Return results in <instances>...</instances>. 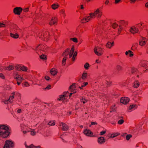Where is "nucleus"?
<instances>
[{
	"instance_id": "obj_1",
	"label": "nucleus",
	"mask_w": 148,
	"mask_h": 148,
	"mask_svg": "<svg viewBox=\"0 0 148 148\" xmlns=\"http://www.w3.org/2000/svg\"><path fill=\"white\" fill-rule=\"evenodd\" d=\"M75 88V83L73 84L69 88V90L73 92L70 93L69 95L68 92H65L63 93V95L59 96L58 100L61 101L64 103L67 102L72 95L77 92V90Z\"/></svg>"
},
{
	"instance_id": "obj_2",
	"label": "nucleus",
	"mask_w": 148,
	"mask_h": 148,
	"mask_svg": "<svg viewBox=\"0 0 148 148\" xmlns=\"http://www.w3.org/2000/svg\"><path fill=\"white\" fill-rule=\"evenodd\" d=\"M10 130L9 126L6 125H0V136L3 138L9 137L10 134Z\"/></svg>"
},
{
	"instance_id": "obj_3",
	"label": "nucleus",
	"mask_w": 148,
	"mask_h": 148,
	"mask_svg": "<svg viewBox=\"0 0 148 148\" xmlns=\"http://www.w3.org/2000/svg\"><path fill=\"white\" fill-rule=\"evenodd\" d=\"M74 51V47L73 46L70 50V49L67 48L64 51L62 54V56L64 58H71L72 56Z\"/></svg>"
},
{
	"instance_id": "obj_4",
	"label": "nucleus",
	"mask_w": 148,
	"mask_h": 148,
	"mask_svg": "<svg viewBox=\"0 0 148 148\" xmlns=\"http://www.w3.org/2000/svg\"><path fill=\"white\" fill-rule=\"evenodd\" d=\"M48 48V47L46 45L44 44H39L36 47L34 50L37 53H41L42 52L46 51Z\"/></svg>"
},
{
	"instance_id": "obj_5",
	"label": "nucleus",
	"mask_w": 148,
	"mask_h": 148,
	"mask_svg": "<svg viewBox=\"0 0 148 148\" xmlns=\"http://www.w3.org/2000/svg\"><path fill=\"white\" fill-rule=\"evenodd\" d=\"M14 141L10 139H9L5 141L3 148H14Z\"/></svg>"
},
{
	"instance_id": "obj_6",
	"label": "nucleus",
	"mask_w": 148,
	"mask_h": 148,
	"mask_svg": "<svg viewBox=\"0 0 148 148\" xmlns=\"http://www.w3.org/2000/svg\"><path fill=\"white\" fill-rule=\"evenodd\" d=\"M20 128L21 131L24 134H25L28 132V130L29 128L27 127L24 123H22L20 125Z\"/></svg>"
},
{
	"instance_id": "obj_7",
	"label": "nucleus",
	"mask_w": 148,
	"mask_h": 148,
	"mask_svg": "<svg viewBox=\"0 0 148 148\" xmlns=\"http://www.w3.org/2000/svg\"><path fill=\"white\" fill-rule=\"evenodd\" d=\"M94 52L98 56H101L103 54L102 48L99 47H95L94 49Z\"/></svg>"
},
{
	"instance_id": "obj_8",
	"label": "nucleus",
	"mask_w": 148,
	"mask_h": 148,
	"mask_svg": "<svg viewBox=\"0 0 148 148\" xmlns=\"http://www.w3.org/2000/svg\"><path fill=\"white\" fill-rule=\"evenodd\" d=\"M14 93H13L11 94L8 99H5V100L3 101V102L5 104H8L9 103H11L13 99L14 98Z\"/></svg>"
},
{
	"instance_id": "obj_9",
	"label": "nucleus",
	"mask_w": 148,
	"mask_h": 148,
	"mask_svg": "<svg viewBox=\"0 0 148 148\" xmlns=\"http://www.w3.org/2000/svg\"><path fill=\"white\" fill-rule=\"evenodd\" d=\"M22 8L20 7H16L14 8L13 12L15 14L20 15L21 12Z\"/></svg>"
},
{
	"instance_id": "obj_10",
	"label": "nucleus",
	"mask_w": 148,
	"mask_h": 148,
	"mask_svg": "<svg viewBox=\"0 0 148 148\" xmlns=\"http://www.w3.org/2000/svg\"><path fill=\"white\" fill-rule=\"evenodd\" d=\"M130 100L129 98L126 97H123L121 98L120 102L123 104H126L129 102Z\"/></svg>"
},
{
	"instance_id": "obj_11",
	"label": "nucleus",
	"mask_w": 148,
	"mask_h": 148,
	"mask_svg": "<svg viewBox=\"0 0 148 148\" xmlns=\"http://www.w3.org/2000/svg\"><path fill=\"white\" fill-rule=\"evenodd\" d=\"M15 68L17 70H22L24 71H27V67L23 65H16Z\"/></svg>"
},
{
	"instance_id": "obj_12",
	"label": "nucleus",
	"mask_w": 148,
	"mask_h": 148,
	"mask_svg": "<svg viewBox=\"0 0 148 148\" xmlns=\"http://www.w3.org/2000/svg\"><path fill=\"white\" fill-rule=\"evenodd\" d=\"M137 107V106L136 104H131L128 108V110L129 112H131L136 109Z\"/></svg>"
},
{
	"instance_id": "obj_13",
	"label": "nucleus",
	"mask_w": 148,
	"mask_h": 148,
	"mask_svg": "<svg viewBox=\"0 0 148 148\" xmlns=\"http://www.w3.org/2000/svg\"><path fill=\"white\" fill-rule=\"evenodd\" d=\"M23 76H22L18 74H16V75L14 76L17 82H21L24 79L23 78Z\"/></svg>"
},
{
	"instance_id": "obj_14",
	"label": "nucleus",
	"mask_w": 148,
	"mask_h": 148,
	"mask_svg": "<svg viewBox=\"0 0 148 148\" xmlns=\"http://www.w3.org/2000/svg\"><path fill=\"white\" fill-rule=\"evenodd\" d=\"M95 17H97L98 18H100L101 17L102 15V12L98 8L95 12Z\"/></svg>"
},
{
	"instance_id": "obj_15",
	"label": "nucleus",
	"mask_w": 148,
	"mask_h": 148,
	"mask_svg": "<svg viewBox=\"0 0 148 148\" xmlns=\"http://www.w3.org/2000/svg\"><path fill=\"white\" fill-rule=\"evenodd\" d=\"M59 126L63 130L66 131L68 129V127L67 125L62 122L60 123Z\"/></svg>"
},
{
	"instance_id": "obj_16",
	"label": "nucleus",
	"mask_w": 148,
	"mask_h": 148,
	"mask_svg": "<svg viewBox=\"0 0 148 148\" xmlns=\"http://www.w3.org/2000/svg\"><path fill=\"white\" fill-rule=\"evenodd\" d=\"M57 21V18L55 17H52L50 21L49 24L50 25L55 24Z\"/></svg>"
},
{
	"instance_id": "obj_17",
	"label": "nucleus",
	"mask_w": 148,
	"mask_h": 148,
	"mask_svg": "<svg viewBox=\"0 0 148 148\" xmlns=\"http://www.w3.org/2000/svg\"><path fill=\"white\" fill-rule=\"evenodd\" d=\"M84 133L86 136L90 137H92L93 133L89 129H86L84 131Z\"/></svg>"
},
{
	"instance_id": "obj_18",
	"label": "nucleus",
	"mask_w": 148,
	"mask_h": 148,
	"mask_svg": "<svg viewBox=\"0 0 148 148\" xmlns=\"http://www.w3.org/2000/svg\"><path fill=\"white\" fill-rule=\"evenodd\" d=\"M106 141L105 138L103 137L100 136L97 139L98 143L100 144H103Z\"/></svg>"
},
{
	"instance_id": "obj_19",
	"label": "nucleus",
	"mask_w": 148,
	"mask_h": 148,
	"mask_svg": "<svg viewBox=\"0 0 148 148\" xmlns=\"http://www.w3.org/2000/svg\"><path fill=\"white\" fill-rule=\"evenodd\" d=\"M138 29L134 26L132 27L130 29V32L133 34L138 33Z\"/></svg>"
},
{
	"instance_id": "obj_20",
	"label": "nucleus",
	"mask_w": 148,
	"mask_h": 148,
	"mask_svg": "<svg viewBox=\"0 0 148 148\" xmlns=\"http://www.w3.org/2000/svg\"><path fill=\"white\" fill-rule=\"evenodd\" d=\"M49 33L48 32H46L44 33L43 37H41L42 38H43L45 41H47L49 38Z\"/></svg>"
},
{
	"instance_id": "obj_21",
	"label": "nucleus",
	"mask_w": 148,
	"mask_h": 148,
	"mask_svg": "<svg viewBox=\"0 0 148 148\" xmlns=\"http://www.w3.org/2000/svg\"><path fill=\"white\" fill-rule=\"evenodd\" d=\"M146 38L142 37L141 40L139 41V45L140 46L144 45L146 44Z\"/></svg>"
},
{
	"instance_id": "obj_22",
	"label": "nucleus",
	"mask_w": 148,
	"mask_h": 148,
	"mask_svg": "<svg viewBox=\"0 0 148 148\" xmlns=\"http://www.w3.org/2000/svg\"><path fill=\"white\" fill-rule=\"evenodd\" d=\"M91 20L90 17L89 16H87L85 17L84 19H83L82 20V23H85L86 22H88L89 21Z\"/></svg>"
},
{
	"instance_id": "obj_23",
	"label": "nucleus",
	"mask_w": 148,
	"mask_h": 148,
	"mask_svg": "<svg viewBox=\"0 0 148 148\" xmlns=\"http://www.w3.org/2000/svg\"><path fill=\"white\" fill-rule=\"evenodd\" d=\"M114 45V42L113 41L112 43L110 42H108L106 45L107 48L109 49H111L112 47Z\"/></svg>"
},
{
	"instance_id": "obj_24",
	"label": "nucleus",
	"mask_w": 148,
	"mask_h": 148,
	"mask_svg": "<svg viewBox=\"0 0 148 148\" xmlns=\"http://www.w3.org/2000/svg\"><path fill=\"white\" fill-rule=\"evenodd\" d=\"M58 72L57 71L55 68L52 69L50 71L51 74L53 75H56Z\"/></svg>"
},
{
	"instance_id": "obj_25",
	"label": "nucleus",
	"mask_w": 148,
	"mask_h": 148,
	"mask_svg": "<svg viewBox=\"0 0 148 148\" xmlns=\"http://www.w3.org/2000/svg\"><path fill=\"white\" fill-rule=\"evenodd\" d=\"M27 131H28V132H30V134L32 136H34L36 134V132L34 129L29 128V130H28Z\"/></svg>"
},
{
	"instance_id": "obj_26",
	"label": "nucleus",
	"mask_w": 148,
	"mask_h": 148,
	"mask_svg": "<svg viewBox=\"0 0 148 148\" xmlns=\"http://www.w3.org/2000/svg\"><path fill=\"white\" fill-rule=\"evenodd\" d=\"M10 36L11 37L14 38H17L19 37L17 33H16L15 34H13L12 33H11L10 34Z\"/></svg>"
},
{
	"instance_id": "obj_27",
	"label": "nucleus",
	"mask_w": 148,
	"mask_h": 148,
	"mask_svg": "<svg viewBox=\"0 0 148 148\" xmlns=\"http://www.w3.org/2000/svg\"><path fill=\"white\" fill-rule=\"evenodd\" d=\"M4 69L5 70H10L13 69H14V67L12 65H9L7 66L4 67Z\"/></svg>"
},
{
	"instance_id": "obj_28",
	"label": "nucleus",
	"mask_w": 148,
	"mask_h": 148,
	"mask_svg": "<svg viewBox=\"0 0 148 148\" xmlns=\"http://www.w3.org/2000/svg\"><path fill=\"white\" fill-rule=\"evenodd\" d=\"M60 13H61V14L63 16L65 17L66 14L65 12V10L64 9H61L60 10Z\"/></svg>"
},
{
	"instance_id": "obj_29",
	"label": "nucleus",
	"mask_w": 148,
	"mask_h": 148,
	"mask_svg": "<svg viewBox=\"0 0 148 148\" xmlns=\"http://www.w3.org/2000/svg\"><path fill=\"white\" fill-rule=\"evenodd\" d=\"M59 6L58 4H53L51 5V8L53 10L57 9Z\"/></svg>"
},
{
	"instance_id": "obj_30",
	"label": "nucleus",
	"mask_w": 148,
	"mask_h": 148,
	"mask_svg": "<svg viewBox=\"0 0 148 148\" xmlns=\"http://www.w3.org/2000/svg\"><path fill=\"white\" fill-rule=\"evenodd\" d=\"M87 73H84L82 76V79L83 80H84L87 78Z\"/></svg>"
},
{
	"instance_id": "obj_31",
	"label": "nucleus",
	"mask_w": 148,
	"mask_h": 148,
	"mask_svg": "<svg viewBox=\"0 0 148 148\" xmlns=\"http://www.w3.org/2000/svg\"><path fill=\"white\" fill-rule=\"evenodd\" d=\"M26 148H40L39 146H35L33 145H31L29 146L26 145Z\"/></svg>"
},
{
	"instance_id": "obj_32",
	"label": "nucleus",
	"mask_w": 148,
	"mask_h": 148,
	"mask_svg": "<svg viewBox=\"0 0 148 148\" xmlns=\"http://www.w3.org/2000/svg\"><path fill=\"white\" fill-rule=\"evenodd\" d=\"M139 83L138 81L135 82L134 83V86L135 88H138L139 86Z\"/></svg>"
},
{
	"instance_id": "obj_33",
	"label": "nucleus",
	"mask_w": 148,
	"mask_h": 148,
	"mask_svg": "<svg viewBox=\"0 0 148 148\" xmlns=\"http://www.w3.org/2000/svg\"><path fill=\"white\" fill-rule=\"evenodd\" d=\"M143 71L145 72H147L148 71V66L147 65H144L143 66Z\"/></svg>"
},
{
	"instance_id": "obj_34",
	"label": "nucleus",
	"mask_w": 148,
	"mask_h": 148,
	"mask_svg": "<svg viewBox=\"0 0 148 148\" xmlns=\"http://www.w3.org/2000/svg\"><path fill=\"white\" fill-rule=\"evenodd\" d=\"M40 58L41 59L46 60L47 59V56L45 55H42L40 56Z\"/></svg>"
},
{
	"instance_id": "obj_35",
	"label": "nucleus",
	"mask_w": 148,
	"mask_h": 148,
	"mask_svg": "<svg viewBox=\"0 0 148 148\" xmlns=\"http://www.w3.org/2000/svg\"><path fill=\"white\" fill-rule=\"evenodd\" d=\"M77 52L75 51L73 55L72 58V60L73 61H74L75 60V58L77 55Z\"/></svg>"
},
{
	"instance_id": "obj_36",
	"label": "nucleus",
	"mask_w": 148,
	"mask_h": 148,
	"mask_svg": "<svg viewBox=\"0 0 148 148\" xmlns=\"http://www.w3.org/2000/svg\"><path fill=\"white\" fill-rule=\"evenodd\" d=\"M70 40L75 42L77 43L78 42L77 39L76 38H71Z\"/></svg>"
},
{
	"instance_id": "obj_37",
	"label": "nucleus",
	"mask_w": 148,
	"mask_h": 148,
	"mask_svg": "<svg viewBox=\"0 0 148 148\" xmlns=\"http://www.w3.org/2000/svg\"><path fill=\"white\" fill-rule=\"evenodd\" d=\"M89 15L90 16H89L90 17V18L91 19L92 18H94L95 17L94 12V13L92 12L90 13Z\"/></svg>"
},
{
	"instance_id": "obj_38",
	"label": "nucleus",
	"mask_w": 148,
	"mask_h": 148,
	"mask_svg": "<svg viewBox=\"0 0 148 148\" xmlns=\"http://www.w3.org/2000/svg\"><path fill=\"white\" fill-rule=\"evenodd\" d=\"M116 107L115 105L112 106L111 107V110L110 112L115 111L116 110Z\"/></svg>"
},
{
	"instance_id": "obj_39",
	"label": "nucleus",
	"mask_w": 148,
	"mask_h": 148,
	"mask_svg": "<svg viewBox=\"0 0 148 148\" xmlns=\"http://www.w3.org/2000/svg\"><path fill=\"white\" fill-rule=\"evenodd\" d=\"M45 78L46 80L48 81H50L52 80L48 76H45Z\"/></svg>"
},
{
	"instance_id": "obj_40",
	"label": "nucleus",
	"mask_w": 148,
	"mask_h": 148,
	"mask_svg": "<svg viewBox=\"0 0 148 148\" xmlns=\"http://www.w3.org/2000/svg\"><path fill=\"white\" fill-rule=\"evenodd\" d=\"M55 123L54 121H52L49 122L48 123V125L49 126H53L55 125Z\"/></svg>"
},
{
	"instance_id": "obj_41",
	"label": "nucleus",
	"mask_w": 148,
	"mask_h": 148,
	"mask_svg": "<svg viewBox=\"0 0 148 148\" xmlns=\"http://www.w3.org/2000/svg\"><path fill=\"white\" fill-rule=\"evenodd\" d=\"M88 84V83L87 82H84V83H83L82 85L81 86H79V88H80L81 89H82L83 87H84L86 86Z\"/></svg>"
},
{
	"instance_id": "obj_42",
	"label": "nucleus",
	"mask_w": 148,
	"mask_h": 148,
	"mask_svg": "<svg viewBox=\"0 0 148 148\" xmlns=\"http://www.w3.org/2000/svg\"><path fill=\"white\" fill-rule=\"evenodd\" d=\"M22 85L24 87H27L29 86L28 83L27 82H25L23 83L22 84Z\"/></svg>"
},
{
	"instance_id": "obj_43",
	"label": "nucleus",
	"mask_w": 148,
	"mask_h": 148,
	"mask_svg": "<svg viewBox=\"0 0 148 148\" xmlns=\"http://www.w3.org/2000/svg\"><path fill=\"white\" fill-rule=\"evenodd\" d=\"M119 28L118 29V33L119 34L121 31V29H122V27L121 26V25H119Z\"/></svg>"
},
{
	"instance_id": "obj_44",
	"label": "nucleus",
	"mask_w": 148,
	"mask_h": 148,
	"mask_svg": "<svg viewBox=\"0 0 148 148\" xmlns=\"http://www.w3.org/2000/svg\"><path fill=\"white\" fill-rule=\"evenodd\" d=\"M118 24L116 23H114L112 24L111 25L112 27L114 29L115 28L118 26Z\"/></svg>"
},
{
	"instance_id": "obj_45",
	"label": "nucleus",
	"mask_w": 148,
	"mask_h": 148,
	"mask_svg": "<svg viewBox=\"0 0 148 148\" xmlns=\"http://www.w3.org/2000/svg\"><path fill=\"white\" fill-rule=\"evenodd\" d=\"M132 135L130 134H128L126 136V139L127 140H129L130 138L132 137Z\"/></svg>"
},
{
	"instance_id": "obj_46",
	"label": "nucleus",
	"mask_w": 148,
	"mask_h": 148,
	"mask_svg": "<svg viewBox=\"0 0 148 148\" xmlns=\"http://www.w3.org/2000/svg\"><path fill=\"white\" fill-rule=\"evenodd\" d=\"M108 136L110 138H113L114 137V136L113 133L109 134L108 135Z\"/></svg>"
},
{
	"instance_id": "obj_47",
	"label": "nucleus",
	"mask_w": 148,
	"mask_h": 148,
	"mask_svg": "<svg viewBox=\"0 0 148 148\" xmlns=\"http://www.w3.org/2000/svg\"><path fill=\"white\" fill-rule=\"evenodd\" d=\"M124 122V120L123 119H120L118 122V123L119 125H121Z\"/></svg>"
},
{
	"instance_id": "obj_48",
	"label": "nucleus",
	"mask_w": 148,
	"mask_h": 148,
	"mask_svg": "<svg viewBox=\"0 0 148 148\" xmlns=\"http://www.w3.org/2000/svg\"><path fill=\"white\" fill-rule=\"evenodd\" d=\"M6 26L5 24L0 22V28L5 27Z\"/></svg>"
},
{
	"instance_id": "obj_49",
	"label": "nucleus",
	"mask_w": 148,
	"mask_h": 148,
	"mask_svg": "<svg viewBox=\"0 0 148 148\" xmlns=\"http://www.w3.org/2000/svg\"><path fill=\"white\" fill-rule=\"evenodd\" d=\"M51 85H48V86L45 88L44 89L45 90H49L50 89H51Z\"/></svg>"
},
{
	"instance_id": "obj_50",
	"label": "nucleus",
	"mask_w": 148,
	"mask_h": 148,
	"mask_svg": "<svg viewBox=\"0 0 148 148\" xmlns=\"http://www.w3.org/2000/svg\"><path fill=\"white\" fill-rule=\"evenodd\" d=\"M81 101L84 103H85L86 102H87V100H86L84 98H82L81 100Z\"/></svg>"
},
{
	"instance_id": "obj_51",
	"label": "nucleus",
	"mask_w": 148,
	"mask_h": 148,
	"mask_svg": "<svg viewBox=\"0 0 148 148\" xmlns=\"http://www.w3.org/2000/svg\"><path fill=\"white\" fill-rule=\"evenodd\" d=\"M67 58L63 57V59L62 61V64H63L65 65V62Z\"/></svg>"
},
{
	"instance_id": "obj_52",
	"label": "nucleus",
	"mask_w": 148,
	"mask_h": 148,
	"mask_svg": "<svg viewBox=\"0 0 148 148\" xmlns=\"http://www.w3.org/2000/svg\"><path fill=\"white\" fill-rule=\"evenodd\" d=\"M137 71H138L136 69L134 68L132 69V73H134L136 72L137 73Z\"/></svg>"
},
{
	"instance_id": "obj_53",
	"label": "nucleus",
	"mask_w": 148,
	"mask_h": 148,
	"mask_svg": "<svg viewBox=\"0 0 148 148\" xmlns=\"http://www.w3.org/2000/svg\"><path fill=\"white\" fill-rule=\"evenodd\" d=\"M132 51L131 50H128L127 51H126L125 52V54L126 55V56H127L128 55L129 53H132Z\"/></svg>"
},
{
	"instance_id": "obj_54",
	"label": "nucleus",
	"mask_w": 148,
	"mask_h": 148,
	"mask_svg": "<svg viewBox=\"0 0 148 148\" xmlns=\"http://www.w3.org/2000/svg\"><path fill=\"white\" fill-rule=\"evenodd\" d=\"M106 132L105 131H101L99 134V135L100 136H102Z\"/></svg>"
},
{
	"instance_id": "obj_55",
	"label": "nucleus",
	"mask_w": 148,
	"mask_h": 148,
	"mask_svg": "<svg viewBox=\"0 0 148 148\" xmlns=\"http://www.w3.org/2000/svg\"><path fill=\"white\" fill-rule=\"evenodd\" d=\"M143 24V23H140L136 25L137 27H141V26Z\"/></svg>"
},
{
	"instance_id": "obj_56",
	"label": "nucleus",
	"mask_w": 148,
	"mask_h": 148,
	"mask_svg": "<svg viewBox=\"0 0 148 148\" xmlns=\"http://www.w3.org/2000/svg\"><path fill=\"white\" fill-rule=\"evenodd\" d=\"M0 77L2 79H4L5 78V76L2 74L0 73Z\"/></svg>"
},
{
	"instance_id": "obj_57",
	"label": "nucleus",
	"mask_w": 148,
	"mask_h": 148,
	"mask_svg": "<svg viewBox=\"0 0 148 148\" xmlns=\"http://www.w3.org/2000/svg\"><path fill=\"white\" fill-rule=\"evenodd\" d=\"M113 134L114 136V137L119 135L120 134L118 133H113Z\"/></svg>"
},
{
	"instance_id": "obj_58",
	"label": "nucleus",
	"mask_w": 148,
	"mask_h": 148,
	"mask_svg": "<svg viewBox=\"0 0 148 148\" xmlns=\"http://www.w3.org/2000/svg\"><path fill=\"white\" fill-rule=\"evenodd\" d=\"M101 61L100 60H96V62L97 64H101Z\"/></svg>"
},
{
	"instance_id": "obj_59",
	"label": "nucleus",
	"mask_w": 148,
	"mask_h": 148,
	"mask_svg": "<svg viewBox=\"0 0 148 148\" xmlns=\"http://www.w3.org/2000/svg\"><path fill=\"white\" fill-rule=\"evenodd\" d=\"M17 112L18 113H20L22 112V110L20 109H19L17 110Z\"/></svg>"
},
{
	"instance_id": "obj_60",
	"label": "nucleus",
	"mask_w": 148,
	"mask_h": 148,
	"mask_svg": "<svg viewBox=\"0 0 148 148\" xmlns=\"http://www.w3.org/2000/svg\"><path fill=\"white\" fill-rule=\"evenodd\" d=\"M85 68L86 69H88L89 67V65H84Z\"/></svg>"
},
{
	"instance_id": "obj_61",
	"label": "nucleus",
	"mask_w": 148,
	"mask_h": 148,
	"mask_svg": "<svg viewBox=\"0 0 148 148\" xmlns=\"http://www.w3.org/2000/svg\"><path fill=\"white\" fill-rule=\"evenodd\" d=\"M121 1V0H115V3L116 4L118 3Z\"/></svg>"
},
{
	"instance_id": "obj_62",
	"label": "nucleus",
	"mask_w": 148,
	"mask_h": 148,
	"mask_svg": "<svg viewBox=\"0 0 148 148\" xmlns=\"http://www.w3.org/2000/svg\"><path fill=\"white\" fill-rule=\"evenodd\" d=\"M136 1V0H130V1L131 3H134Z\"/></svg>"
},
{
	"instance_id": "obj_63",
	"label": "nucleus",
	"mask_w": 148,
	"mask_h": 148,
	"mask_svg": "<svg viewBox=\"0 0 148 148\" xmlns=\"http://www.w3.org/2000/svg\"><path fill=\"white\" fill-rule=\"evenodd\" d=\"M129 53V54H128L129 55V56L130 57H132V56H133V55H134V54L133 53Z\"/></svg>"
},
{
	"instance_id": "obj_64",
	"label": "nucleus",
	"mask_w": 148,
	"mask_h": 148,
	"mask_svg": "<svg viewBox=\"0 0 148 148\" xmlns=\"http://www.w3.org/2000/svg\"><path fill=\"white\" fill-rule=\"evenodd\" d=\"M145 6L146 8H148V2L145 3Z\"/></svg>"
}]
</instances>
